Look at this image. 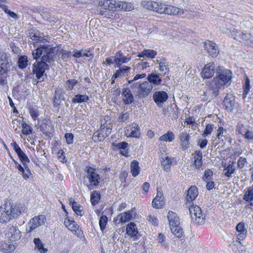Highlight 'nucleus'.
Listing matches in <instances>:
<instances>
[{
	"mask_svg": "<svg viewBox=\"0 0 253 253\" xmlns=\"http://www.w3.org/2000/svg\"><path fill=\"white\" fill-rule=\"evenodd\" d=\"M54 49L55 47L49 48V46L45 44L39 46L33 51V58L38 60L42 55L40 61L50 66L55 61Z\"/></svg>",
	"mask_w": 253,
	"mask_h": 253,
	"instance_id": "nucleus-1",
	"label": "nucleus"
},
{
	"mask_svg": "<svg viewBox=\"0 0 253 253\" xmlns=\"http://www.w3.org/2000/svg\"><path fill=\"white\" fill-rule=\"evenodd\" d=\"M111 0H104L100 3V7L97 9L98 13L108 19H113L115 18L116 7Z\"/></svg>",
	"mask_w": 253,
	"mask_h": 253,
	"instance_id": "nucleus-2",
	"label": "nucleus"
},
{
	"mask_svg": "<svg viewBox=\"0 0 253 253\" xmlns=\"http://www.w3.org/2000/svg\"><path fill=\"white\" fill-rule=\"evenodd\" d=\"M168 219L172 233L176 237L180 238L182 236L183 231L180 226L179 217L176 213L169 211L168 212Z\"/></svg>",
	"mask_w": 253,
	"mask_h": 253,
	"instance_id": "nucleus-3",
	"label": "nucleus"
},
{
	"mask_svg": "<svg viewBox=\"0 0 253 253\" xmlns=\"http://www.w3.org/2000/svg\"><path fill=\"white\" fill-rule=\"evenodd\" d=\"M84 171L86 172L84 177L89 181V184H86V187L90 190L93 189L99 185L100 176L96 172L95 169L90 167H85Z\"/></svg>",
	"mask_w": 253,
	"mask_h": 253,
	"instance_id": "nucleus-4",
	"label": "nucleus"
},
{
	"mask_svg": "<svg viewBox=\"0 0 253 253\" xmlns=\"http://www.w3.org/2000/svg\"><path fill=\"white\" fill-rule=\"evenodd\" d=\"M232 78L231 71L222 67L216 69V76L214 78L221 86L230 85Z\"/></svg>",
	"mask_w": 253,
	"mask_h": 253,
	"instance_id": "nucleus-5",
	"label": "nucleus"
},
{
	"mask_svg": "<svg viewBox=\"0 0 253 253\" xmlns=\"http://www.w3.org/2000/svg\"><path fill=\"white\" fill-rule=\"evenodd\" d=\"M33 72L36 74V77L40 82H43L44 78H47V75L44 74L46 70L49 69V65L42 62L38 61L36 60V62L33 64Z\"/></svg>",
	"mask_w": 253,
	"mask_h": 253,
	"instance_id": "nucleus-6",
	"label": "nucleus"
},
{
	"mask_svg": "<svg viewBox=\"0 0 253 253\" xmlns=\"http://www.w3.org/2000/svg\"><path fill=\"white\" fill-rule=\"evenodd\" d=\"M5 205L13 219L17 218L22 212H26V208L19 203L6 202Z\"/></svg>",
	"mask_w": 253,
	"mask_h": 253,
	"instance_id": "nucleus-7",
	"label": "nucleus"
},
{
	"mask_svg": "<svg viewBox=\"0 0 253 253\" xmlns=\"http://www.w3.org/2000/svg\"><path fill=\"white\" fill-rule=\"evenodd\" d=\"M191 217L194 222L202 224L205 222V215L203 214L200 207L195 205L189 208Z\"/></svg>",
	"mask_w": 253,
	"mask_h": 253,
	"instance_id": "nucleus-8",
	"label": "nucleus"
},
{
	"mask_svg": "<svg viewBox=\"0 0 253 253\" xmlns=\"http://www.w3.org/2000/svg\"><path fill=\"white\" fill-rule=\"evenodd\" d=\"M46 220V217L44 215L34 216L30 219L27 224V233H31L38 227L43 225Z\"/></svg>",
	"mask_w": 253,
	"mask_h": 253,
	"instance_id": "nucleus-9",
	"label": "nucleus"
},
{
	"mask_svg": "<svg viewBox=\"0 0 253 253\" xmlns=\"http://www.w3.org/2000/svg\"><path fill=\"white\" fill-rule=\"evenodd\" d=\"M112 128L101 126L100 130L95 132L93 135V139L94 141L101 142L107 137L111 133Z\"/></svg>",
	"mask_w": 253,
	"mask_h": 253,
	"instance_id": "nucleus-10",
	"label": "nucleus"
},
{
	"mask_svg": "<svg viewBox=\"0 0 253 253\" xmlns=\"http://www.w3.org/2000/svg\"><path fill=\"white\" fill-rule=\"evenodd\" d=\"M207 85L206 92L211 95L212 98L216 97L218 95L219 89L222 86L214 78Z\"/></svg>",
	"mask_w": 253,
	"mask_h": 253,
	"instance_id": "nucleus-11",
	"label": "nucleus"
},
{
	"mask_svg": "<svg viewBox=\"0 0 253 253\" xmlns=\"http://www.w3.org/2000/svg\"><path fill=\"white\" fill-rule=\"evenodd\" d=\"M169 97L168 93L165 91H155L153 95V99L159 107H162L164 102Z\"/></svg>",
	"mask_w": 253,
	"mask_h": 253,
	"instance_id": "nucleus-12",
	"label": "nucleus"
},
{
	"mask_svg": "<svg viewBox=\"0 0 253 253\" xmlns=\"http://www.w3.org/2000/svg\"><path fill=\"white\" fill-rule=\"evenodd\" d=\"M153 88L152 84L147 81L143 82L138 84V94L140 97H145L151 93Z\"/></svg>",
	"mask_w": 253,
	"mask_h": 253,
	"instance_id": "nucleus-13",
	"label": "nucleus"
},
{
	"mask_svg": "<svg viewBox=\"0 0 253 253\" xmlns=\"http://www.w3.org/2000/svg\"><path fill=\"white\" fill-rule=\"evenodd\" d=\"M5 236L10 241H18L21 238V232L17 227L12 226L6 231Z\"/></svg>",
	"mask_w": 253,
	"mask_h": 253,
	"instance_id": "nucleus-14",
	"label": "nucleus"
},
{
	"mask_svg": "<svg viewBox=\"0 0 253 253\" xmlns=\"http://www.w3.org/2000/svg\"><path fill=\"white\" fill-rule=\"evenodd\" d=\"M13 150L17 154V156L23 165L29 163L30 161L26 154L22 151L18 144L16 142L11 143Z\"/></svg>",
	"mask_w": 253,
	"mask_h": 253,
	"instance_id": "nucleus-15",
	"label": "nucleus"
},
{
	"mask_svg": "<svg viewBox=\"0 0 253 253\" xmlns=\"http://www.w3.org/2000/svg\"><path fill=\"white\" fill-rule=\"evenodd\" d=\"M40 128L46 136L50 137L53 136V127L50 121L45 120L40 126Z\"/></svg>",
	"mask_w": 253,
	"mask_h": 253,
	"instance_id": "nucleus-16",
	"label": "nucleus"
},
{
	"mask_svg": "<svg viewBox=\"0 0 253 253\" xmlns=\"http://www.w3.org/2000/svg\"><path fill=\"white\" fill-rule=\"evenodd\" d=\"M65 91L62 88H57L55 90L54 96L53 97V106L54 107H58L61 103V100H65Z\"/></svg>",
	"mask_w": 253,
	"mask_h": 253,
	"instance_id": "nucleus-17",
	"label": "nucleus"
},
{
	"mask_svg": "<svg viewBox=\"0 0 253 253\" xmlns=\"http://www.w3.org/2000/svg\"><path fill=\"white\" fill-rule=\"evenodd\" d=\"M204 47L209 55L212 57H216L219 53V49L217 46L214 42L211 41L205 42Z\"/></svg>",
	"mask_w": 253,
	"mask_h": 253,
	"instance_id": "nucleus-18",
	"label": "nucleus"
},
{
	"mask_svg": "<svg viewBox=\"0 0 253 253\" xmlns=\"http://www.w3.org/2000/svg\"><path fill=\"white\" fill-rule=\"evenodd\" d=\"M146 6L148 9L159 13H165L166 11V4L164 3L159 4L155 1H148Z\"/></svg>",
	"mask_w": 253,
	"mask_h": 253,
	"instance_id": "nucleus-19",
	"label": "nucleus"
},
{
	"mask_svg": "<svg viewBox=\"0 0 253 253\" xmlns=\"http://www.w3.org/2000/svg\"><path fill=\"white\" fill-rule=\"evenodd\" d=\"M224 105L227 111L232 112L236 108L235 97L227 94L223 101Z\"/></svg>",
	"mask_w": 253,
	"mask_h": 253,
	"instance_id": "nucleus-20",
	"label": "nucleus"
},
{
	"mask_svg": "<svg viewBox=\"0 0 253 253\" xmlns=\"http://www.w3.org/2000/svg\"><path fill=\"white\" fill-rule=\"evenodd\" d=\"M215 66L213 62H211L206 64L203 69L201 75L203 78H210L213 76L214 73Z\"/></svg>",
	"mask_w": 253,
	"mask_h": 253,
	"instance_id": "nucleus-21",
	"label": "nucleus"
},
{
	"mask_svg": "<svg viewBox=\"0 0 253 253\" xmlns=\"http://www.w3.org/2000/svg\"><path fill=\"white\" fill-rule=\"evenodd\" d=\"M130 59V56H125L121 51L117 52L114 56V62L117 67H120L123 63H127Z\"/></svg>",
	"mask_w": 253,
	"mask_h": 253,
	"instance_id": "nucleus-22",
	"label": "nucleus"
},
{
	"mask_svg": "<svg viewBox=\"0 0 253 253\" xmlns=\"http://www.w3.org/2000/svg\"><path fill=\"white\" fill-rule=\"evenodd\" d=\"M12 219L5 204L1 206L0 207V222L1 223H7Z\"/></svg>",
	"mask_w": 253,
	"mask_h": 253,
	"instance_id": "nucleus-23",
	"label": "nucleus"
},
{
	"mask_svg": "<svg viewBox=\"0 0 253 253\" xmlns=\"http://www.w3.org/2000/svg\"><path fill=\"white\" fill-rule=\"evenodd\" d=\"M179 140L182 148L185 150L190 147V136L187 131L181 132L179 134Z\"/></svg>",
	"mask_w": 253,
	"mask_h": 253,
	"instance_id": "nucleus-24",
	"label": "nucleus"
},
{
	"mask_svg": "<svg viewBox=\"0 0 253 253\" xmlns=\"http://www.w3.org/2000/svg\"><path fill=\"white\" fill-rule=\"evenodd\" d=\"M123 102L126 105H129L134 100L133 95L130 89L128 88H124L122 94Z\"/></svg>",
	"mask_w": 253,
	"mask_h": 253,
	"instance_id": "nucleus-25",
	"label": "nucleus"
},
{
	"mask_svg": "<svg viewBox=\"0 0 253 253\" xmlns=\"http://www.w3.org/2000/svg\"><path fill=\"white\" fill-rule=\"evenodd\" d=\"M147 80L148 83L152 84L153 87L161 84L162 82V78L159 75L154 73L148 74Z\"/></svg>",
	"mask_w": 253,
	"mask_h": 253,
	"instance_id": "nucleus-26",
	"label": "nucleus"
},
{
	"mask_svg": "<svg viewBox=\"0 0 253 253\" xmlns=\"http://www.w3.org/2000/svg\"><path fill=\"white\" fill-rule=\"evenodd\" d=\"M112 3L114 4L116 10H123L124 11H130L132 9V4L130 3H127L124 1H116L111 0Z\"/></svg>",
	"mask_w": 253,
	"mask_h": 253,
	"instance_id": "nucleus-27",
	"label": "nucleus"
},
{
	"mask_svg": "<svg viewBox=\"0 0 253 253\" xmlns=\"http://www.w3.org/2000/svg\"><path fill=\"white\" fill-rule=\"evenodd\" d=\"M202 153L200 151H196L195 152L194 156V161L192 165L195 169H199L202 166Z\"/></svg>",
	"mask_w": 253,
	"mask_h": 253,
	"instance_id": "nucleus-28",
	"label": "nucleus"
},
{
	"mask_svg": "<svg viewBox=\"0 0 253 253\" xmlns=\"http://www.w3.org/2000/svg\"><path fill=\"white\" fill-rule=\"evenodd\" d=\"M23 167L20 164L18 165L16 167L19 172L22 174L23 178L25 180H28L29 178V176L32 174L30 169L28 168L27 164L26 165H23Z\"/></svg>",
	"mask_w": 253,
	"mask_h": 253,
	"instance_id": "nucleus-29",
	"label": "nucleus"
},
{
	"mask_svg": "<svg viewBox=\"0 0 253 253\" xmlns=\"http://www.w3.org/2000/svg\"><path fill=\"white\" fill-rule=\"evenodd\" d=\"M136 212L133 209L126 211L120 214V222L125 223L135 217Z\"/></svg>",
	"mask_w": 253,
	"mask_h": 253,
	"instance_id": "nucleus-30",
	"label": "nucleus"
},
{
	"mask_svg": "<svg viewBox=\"0 0 253 253\" xmlns=\"http://www.w3.org/2000/svg\"><path fill=\"white\" fill-rule=\"evenodd\" d=\"M12 241H2L0 243V249L3 252L5 253H11L15 249L14 245L13 244Z\"/></svg>",
	"mask_w": 253,
	"mask_h": 253,
	"instance_id": "nucleus-31",
	"label": "nucleus"
},
{
	"mask_svg": "<svg viewBox=\"0 0 253 253\" xmlns=\"http://www.w3.org/2000/svg\"><path fill=\"white\" fill-rule=\"evenodd\" d=\"M236 230L239 232L237 235V239L240 240H242L247 236V231L245 227V224L242 222H239L236 226Z\"/></svg>",
	"mask_w": 253,
	"mask_h": 253,
	"instance_id": "nucleus-32",
	"label": "nucleus"
},
{
	"mask_svg": "<svg viewBox=\"0 0 253 253\" xmlns=\"http://www.w3.org/2000/svg\"><path fill=\"white\" fill-rule=\"evenodd\" d=\"M234 32V39L238 41L246 42L251 40L252 38V35L251 34H246L237 31Z\"/></svg>",
	"mask_w": 253,
	"mask_h": 253,
	"instance_id": "nucleus-33",
	"label": "nucleus"
},
{
	"mask_svg": "<svg viewBox=\"0 0 253 253\" xmlns=\"http://www.w3.org/2000/svg\"><path fill=\"white\" fill-rule=\"evenodd\" d=\"M165 13L169 15H182L184 13V10L172 5H166Z\"/></svg>",
	"mask_w": 253,
	"mask_h": 253,
	"instance_id": "nucleus-34",
	"label": "nucleus"
},
{
	"mask_svg": "<svg viewBox=\"0 0 253 253\" xmlns=\"http://www.w3.org/2000/svg\"><path fill=\"white\" fill-rule=\"evenodd\" d=\"M198 195V189L196 186H192L188 190L187 200L188 201H192Z\"/></svg>",
	"mask_w": 253,
	"mask_h": 253,
	"instance_id": "nucleus-35",
	"label": "nucleus"
},
{
	"mask_svg": "<svg viewBox=\"0 0 253 253\" xmlns=\"http://www.w3.org/2000/svg\"><path fill=\"white\" fill-rule=\"evenodd\" d=\"M89 99L88 95L84 94H77L72 99L73 103H82L83 102H87Z\"/></svg>",
	"mask_w": 253,
	"mask_h": 253,
	"instance_id": "nucleus-36",
	"label": "nucleus"
},
{
	"mask_svg": "<svg viewBox=\"0 0 253 253\" xmlns=\"http://www.w3.org/2000/svg\"><path fill=\"white\" fill-rule=\"evenodd\" d=\"M175 138L173 132L169 131L159 138V140L161 142H172Z\"/></svg>",
	"mask_w": 253,
	"mask_h": 253,
	"instance_id": "nucleus-37",
	"label": "nucleus"
},
{
	"mask_svg": "<svg viewBox=\"0 0 253 253\" xmlns=\"http://www.w3.org/2000/svg\"><path fill=\"white\" fill-rule=\"evenodd\" d=\"M29 64L28 58L26 55H21L19 57L17 65L20 69H25Z\"/></svg>",
	"mask_w": 253,
	"mask_h": 253,
	"instance_id": "nucleus-38",
	"label": "nucleus"
},
{
	"mask_svg": "<svg viewBox=\"0 0 253 253\" xmlns=\"http://www.w3.org/2000/svg\"><path fill=\"white\" fill-rule=\"evenodd\" d=\"M35 245V250H37L40 253H46L47 249L44 248L43 244L39 238H35L33 241Z\"/></svg>",
	"mask_w": 253,
	"mask_h": 253,
	"instance_id": "nucleus-39",
	"label": "nucleus"
},
{
	"mask_svg": "<svg viewBox=\"0 0 253 253\" xmlns=\"http://www.w3.org/2000/svg\"><path fill=\"white\" fill-rule=\"evenodd\" d=\"M126 233L132 237L136 236L138 234V231L135 224L133 222H130L128 224L126 227Z\"/></svg>",
	"mask_w": 253,
	"mask_h": 253,
	"instance_id": "nucleus-40",
	"label": "nucleus"
},
{
	"mask_svg": "<svg viewBox=\"0 0 253 253\" xmlns=\"http://www.w3.org/2000/svg\"><path fill=\"white\" fill-rule=\"evenodd\" d=\"M101 195L100 192L93 191L90 194V202L93 206L97 204L100 200Z\"/></svg>",
	"mask_w": 253,
	"mask_h": 253,
	"instance_id": "nucleus-41",
	"label": "nucleus"
},
{
	"mask_svg": "<svg viewBox=\"0 0 253 253\" xmlns=\"http://www.w3.org/2000/svg\"><path fill=\"white\" fill-rule=\"evenodd\" d=\"M139 163L135 160L133 161L130 164V170L133 177L137 176L139 173Z\"/></svg>",
	"mask_w": 253,
	"mask_h": 253,
	"instance_id": "nucleus-42",
	"label": "nucleus"
},
{
	"mask_svg": "<svg viewBox=\"0 0 253 253\" xmlns=\"http://www.w3.org/2000/svg\"><path fill=\"white\" fill-rule=\"evenodd\" d=\"M79 84H80L77 80L76 79H70L66 81L65 83V88L67 90L71 91L73 89L74 87Z\"/></svg>",
	"mask_w": 253,
	"mask_h": 253,
	"instance_id": "nucleus-43",
	"label": "nucleus"
},
{
	"mask_svg": "<svg viewBox=\"0 0 253 253\" xmlns=\"http://www.w3.org/2000/svg\"><path fill=\"white\" fill-rule=\"evenodd\" d=\"M159 70L164 75H166L169 72V63L166 59H163L159 63Z\"/></svg>",
	"mask_w": 253,
	"mask_h": 253,
	"instance_id": "nucleus-44",
	"label": "nucleus"
},
{
	"mask_svg": "<svg viewBox=\"0 0 253 253\" xmlns=\"http://www.w3.org/2000/svg\"><path fill=\"white\" fill-rule=\"evenodd\" d=\"M130 69V68L129 67L126 66H123L116 71L115 73L113 75L112 79H116L124 76V74L126 72L129 71Z\"/></svg>",
	"mask_w": 253,
	"mask_h": 253,
	"instance_id": "nucleus-45",
	"label": "nucleus"
},
{
	"mask_svg": "<svg viewBox=\"0 0 253 253\" xmlns=\"http://www.w3.org/2000/svg\"><path fill=\"white\" fill-rule=\"evenodd\" d=\"M152 205L153 208L156 209L162 208L165 205L164 198H155L153 200Z\"/></svg>",
	"mask_w": 253,
	"mask_h": 253,
	"instance_id": "nucleus-46",
	"label": "nucleus"
},
{
	"mask_svg": "<svg viewBox=\"0 0 253 253\" xmlns=\"http://www.w3.org/2000/svg\"><path fill=\"white\" fill-rule=\"evenodd\" d=\"M243 199L247 202L253 201V185L247 188L244 195Z\"/></svg>",
	"mask_w": 253,
	"mask_h": 253,
	"instance_id": "nucleus-47",
	"label": "nucleus"
},
{
	"mask_svg": "<svg viewBox=\"0 0 253 253\" xmlns=\"http://www.w3.org/2000/svg\"><path fill=\"white\" fill-rule=\"evenodd\" d=\"M223 171L225 176L228 177H231L232 174L235 172V169L233 163L231 164H229L227 167L225 168Z\"/></svg>",
	"mask_w": 253,
	"mask_h": 253,
	"instance_id": "nucleus-48",
	"label": "nucleus"
},
{
	"mask_svg": "<svg viewBox=\"0 0 253 253\" xmlns=\"http://www.w3.org/2000/svg\"><path fill=\"white\" fill-rule=\"evenodd\" d=\"M0 7L6 14H7L11 18L14 19L18 18L17 15L15 12H12L8 9L7 5L2 4L0 5Z\"/></svg>",
	"mask_w": 253,
	"mask_h": 253,
	"instance_id": "nucleus-49",
	"label": "nucleus"
},
{
	"mask_svg": "<svg viewBox=\"0 0 253 253\" xmlns=\"http://www.w3.org/2000/svg\"><path fill=\"white\" fill-rule=\"evenodd\" d=\"M161 164L164 169L168 171L170 168L171 160L168 157H166L165 159H163Z\"/></svg>",
	"mask_w": 253,
	"mask_h": 253,
	"instance_id": "nucleus-50",
	"label": "nucleus"
},
{
	"mask_svg": "<svg viewBox=\"0 0 253 253\" xmlns=\"http://www.w3.org/2000/svg\"><path fill=\"white\" fill-rule=\"evenodd\" d=\"M21 125L22 126V132L24 134L29 135L32 133L33 128L30 126L25 122H23Z\"/></svg>",
	"mask_w": 253,
	"mask_h": 253,
	"instance_id": "nucleus-51",
	"label": "nucleus"
},
{
	"mask_svg": "<svg viewBox=\"0 0 253 253\" xmlns=\"http://www.w3.org/2000/svg\"><path fill=\"white\" fill-rule=\"evenodd\" d=\"M143 54L147 57L154 58L157 55V52L154 50L148 49L143 50Z\"/></svg>",
	"mask_w": 253,
	"mask_h": 253,
	"instance_id": "nucleus-52",
	"label": "nucleus"
},
{
	"mask_svg": "<svg viewBox=\"0 0 253 253\" xmlns=\"http://www.w3.org/2000/svg\"><path fill=\"white\" fill-rule=\"evenodd\" d=\"M107 221L108 218L106 215H102L100 217L99 221V224L101 231H103V230L105 228Z\"/></svg>",
	"mask_w": 253,
	"mask_h": 253,
	"instance_id": "nucleus-53",
	"label": "nucleus"
},
{
	"mask_svg": "<svg viewBox=\"0 0 253 253\" xmlns=\"http://www.w3.org/2000/svg\"><path fill=\"white\" fill-rule=\"evenodd\" d=\"M126 134L131 137L138 138L140 136V130H134L131 128L130 130H127Z\"/></svg>",
	"mask_w": 253,
	"mask_h": 253,
	"instance_id": "nucleus-54",
	"label": "nucleus"
},
{
	"mask_svg": "<svg viewBox=\"0 0 253 253\" xmlns=\"http://www.w3.org/2000/svg\"><path fill=\"white\" fill-rule=\"evenodd\" d=\"M213 124H208L206 126V128L203 133L202 134L203 137H206L208 135L211 134L212 131L213 130Z\"/></svg>",
	"mask_w": 253,
	"mask_h": 253,
	"instance_id": "nucleus-55",
	"label": "nucleus"
},
{
	"mask_svg": "<svg viewBox=\"0 0 253 253\" xmlns=\"http://www.w3.org/2000/svg\"><path fill=\"white\" fill-rule=\"evenodd\" d=\"M213 172L211 170L207 169L205 170L204 172V175L203 177V180L208 181L211 179V176H212Z\"/></svg>",
	"mask_w": 253,
	"mask_h": 253,
	"instance_id": "nucleus-56",
	"label": "nucleus"
},
{
	"mask_svg": "<svg viewBox=\"0 0 253 253\" xmlns=\"http://www.w3.org/2000/svg\"><path fill=\"white\" fill-rule=\"evenodd\" d=\"M247 164V161L245 158L241 157L237 162L238 168L240 169H243Z\"/></svg>",
	"mask_w": 253,
	"mask_h": 253,
	"instance_id": "nucleus-57",
	"label": "nucleus"
},
{
	"mask_svg": "<svg viewBox=\"0 0 253 253\" xmlns=\"http://www.w3.org/2000/svg\"><path fill=\"white\" fill-rule=\"evenodd\" d=\"M247 130L246 128L244 125L241 123H239L236 127V131H238L239 133L243 135L245 132Z\"/></svg>",
	"mask_w": 253,
	"mask_h": 253,
	"instance_id": "nucleus-58",
	"label": "nucleus"
},
{
	"mask_svg": "<svg viewBox=\"0 0 253 253\" xmlns=\"http://www.w3.org/2000/svg\"><path fill=\"white\" fill-rule=\"evenodd\" d=\"M250 89V79L247 76L244 85V94H247Z\"/></svg>",
	"mask_w": 253,
	"mask_h": 253,
	"instance_id": "nucleus-59",
	"label": "nucleus"
},
{
	"mask_svg": "<svg viewBox=\"0 0 253 253\" xmlns=\"http://www.w3.org/2000/svg\"><path fill=\"white\" fill-rule=\"evenodd\" d=\"M64 137H65V138L66 139L67 143L68 144H71L73 143V139H74V136L73 133H65Z\"/></svg>",
	"mask_w": 253,
	"mask_h": 253,
	"instance_id": "nucleus-60",
	"label": "nucleus"
},
{
	"mask_svg": "<svg viewBox=\"0 0 253 253\" xmlns=\"http://www.w3.org/2000/svg\"><path fill=\"white\" fill-rule=\"evenodd\" d=\"M57 157L58 160L62 163H66V157L64 155V152L63 150L60 149L58 151L57 153Z\"/></svg>",
	"mask_w": 253,
	"mask_h": 253,
	"instance_id": "nucleus-61",
	"label": "nucleus"
},
{
	"mask_svg": "<svg viewBox=\"0 0 253 253\" xmlns=\"http://www.w3.org/2000/svg\"><path fill=\"white\" fill-rule=\"evenodd\" d=\"M128 84L130 85V87L131 89L133 90L135 88H137V84H139V82H137V81H135L133 79L131 80H127Z\"/></svg>",
	"mask_w": 253,
	"mask_h": 253,
	"instance_id": "nucleus-62",
	"label": "nucleus"
},
{
	"mask_svg": "<svg viewBox=\"0 0 253 253\" xmlns=\"http://www.w3.org/2000/svg\"><path fill=\"white\" fill-rule=\"evenodd\" d=\"M147 219L153 225H156L158 224V220L155 215H150L148 216Z\"/></svg>",
	"mask_w": 253,
	"mask_h": 253,
	"instance_id": "nucleus-63",
	"label": "nucleus"
},
{
	"mask_svg": "<svg viewBox=\"0 0 253 253\" xmlns=\"http://www.w3.org/2000/svg\"><path fill=\"white\" fill-rule=\"evenodd\" d=\"M246 139L250 140H253V132L247 130L245 133L243 135Z\"/></svg>",
	"mask_w": 253,
	"mask_h": 253,
	"instance_id": "nucleus-64",
	"label": "nucleus"
}]
</instances>
